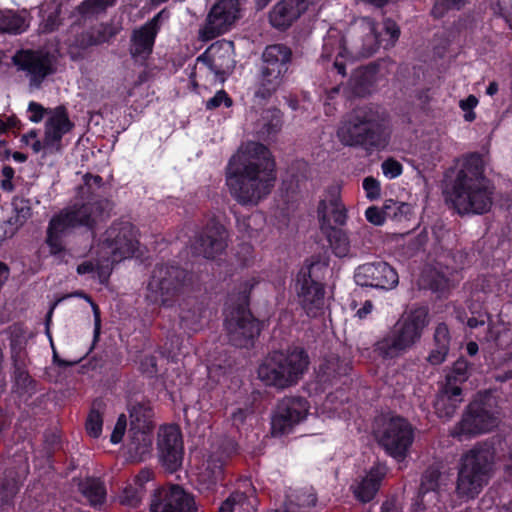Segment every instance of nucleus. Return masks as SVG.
<instances>
[{
	"mask_svg": "<svg viewBox=\"0 0 512 512\" xmlns=\"http://www.w3.org/2000/svg\"><path fill=\"white\" fill-rule=\"evenodd\" d=\"M275 179L271 153L258 142L242 144L227 166L226 184L241 205H257L270 194Z\"/></svg>",
	"mask_w": 512,
	"mask_h": 512,
	"instance_id": "f257e3e1",
	"label": "nucleus"
},
{
	"mask_svg": "<svg viewBox=\"0 0 512 512\" xmlns=\"http://www.w3.org/2000/svg\"><path fill=\"white\" fill-rule=\"evenodd\" d=\"M447 200L460 216L482 215L493 205L494 186L484 174L481 155L470 154L446 185Z\"/></svg>",
	"mask_w": 512,
	"mask_h": 512,
	"instance_id": "f03ea898",
	"label": "nucleus"
},
{
	"mask_svg": "<svg viewBox=\"0 0 512 512\" xmlns=\"http://www.w3.org/2000/svg\"><path fill=\"white\" fill-rule=\"evenodd\" d=\"M337 138L344 146L361 148L367 153H372L386 148L390 130L377 111L363 107L341 121L337 129Z\"/></svg>",
	"mask_w": 512,
	"mask_h": 512,
	"instance_id": "7ed1b4c3",
	"label": "nucleus"
},
{
	"mask_svg": "<svg viewBox=\"0 0 512 512\" xmlns=\"http://www.w3.org/2000/svg\"><path fill=\"white\" fill-rule=\"evenodd\" d=\"M111 203L106 199L89 198L87 202L74 204L52 217L47 229L46 243L56 254L64 249L62 239L77 226L93 227L97 221L109 215Z\"/></svg>",
	"mask_w": 512,
	"mask_h": 512,
	"instance_id": "20e7f679",
	"label": "nucleus"
},
{
	"mask_svg": "<svg viewBox=\"0 0 512 512\" xmlns=\"http://www.w3.org/2000/svg\"><path fill=\"white\" fill-rule=\"evenodd\" d=\"M308 366L307 352L303 348L292 347L269 353L259 365L257 374L266 386L283 390L296 385Z\"/></svg>",
	"mask_w": 512,
	"mask_h": 512,
	"instance_id": "39448f33",
	"label": "nucleus"
},
{
	"mask_svg": "<svg viewBox=\"0 0 512 512\" xmlns=\"http://www.w3.org/2000/svg\"><path fill=\"white\" fill-rule=\"evenodd\" d=\"M495 449L486 442L476 444L461 456L456 481L460 498H475L493 473Z\"/></svg>",
	"mask_w": 512,
	"mask_h": 512,
	"instance_id": "423d86ee",
	"label": "nucleus"
},
{
	"mask_svg": "<svg viewBox=\"0 0 512 512\" xmlns=\"http://www.w3.org/2000/svg\"><path fill=\"white\" fill-rule=\"evenodd\" d=\"M428 324L427 308L418 307L411 310L376 342L375 351L385 359H393L405 354L420 341Z\"/></svg>",
	"mask_w": 512,
	"mask_h": 512,
	"instance_id": "0eeeda50",
	"label": "nucleus"
},
{
	"mask_svg": "<svg viewBox=\"0 0 512 512\" xmlns=\"http://www.w3.org/2000/svg\"><path fill=\"white\" fill-rule=\"evenodd\" d=\"M292 50L284 44L267 46L261 56L254 84V96L267 100L284 84L292 62Z\"/></svg>",
	"mask_w": 512,
	"mask_h": 512,
	"instance_id": "6e6552de",
	"label": "nucleus"
},
{
	"mask_svg": "<svg viewBox=\"0 0 512 512\" xmlns=\"http://www.w3.org/2000/svg\"><path fill=\"white\" fill-rule=\"evenodd\" d=\"M379 45L374 21L362 18L348 29L346 36L340 33L329 34L324 40L323 49L327 57L332 56L334 52L337 56L344 57L348 49L351 54L369 57L377 51Z\"/></svg>",
	"mask_w": 512,
	"mask_h": 512,
	"instance_id": "1a4fd4ad",
	"label": "nucleus"
},
{
	"mask_svg": "<svg viewBox=\"0 0 512 512\" xmlns=\"http://www.w3.org/2000/svg\"><path fill=\"white\" fill-rule=\"evenodd\" d=\"M498 424L499 412L493 398H480L468 405L461 421L453 428L451 435L459 439L463 436H475L491 431Z\"/></svg>",
	"mask_w": 512,
	"mask_h": 512,
	"instance_id": "9d476101",
	"label": "nucleus"
},
{
	"mask_svg": "<svg viewBox=\"0 0 512 512\" xmlns=\"http://www.w3.org/2000/svg\"><path fill=\"white\" fill-rule=\"evenodd\" d=\"M187 272L174 265L157 264L147 284L146 298L154 304L167 305L186 282Z\"/></svg>",
	"mask_w": 512,
	"mask_h": 512,
	"instance_id": "9b49d317",
	"label": "nucleus"
},
{
	"mask_svg": "<svg viewBox=\"0 0 512 512\" xmlns=\"http://www.w3.org/2000/svg\"><path fill=\"white\" fill-rule=\"evenodd\" d=\"M376 440L389 456L402 461L413 444L414 428L402 417H391L385 420L377 430Z\"/></svg>",
	"mask_w": 512,
	"mask_h": 512,
	"instance_id": "f8f14e48",
	"label": "nucleus"
},
{
	"mask_svg": "<svg viewBox=\"0 0 512 512\" xmlns=\"http://www.w3.org/2000/svg\"><path fill=\"white\" fill-rule=\"evenodd\" d=\"M138 241L134 226L129 222L113 223L104 233L101 250L112 263L133 256Z\"/></svg>",
	"mask_w": 512,
	"mask_h": 512,
	"instance_id": "ddd939ff",
	"label": "nucleus"
},
{
	"mask_svg": "<svg viewBox=\"0 0 512 512\" xmlns=\"http://www.w3.org/2000/svg\"><path fill=\"white\" fill-rule=\"evenodd\" d=\"M323 268H325L324 264L311 262L303 266L297 274L298 295L304 310L310 317L317 316L324 306V288L317 281V272Z\"/></svg>",
	"mask_w": 512,
	"mask_h": 512,
	"instance_id": "4468645a",
	"label": "nucleus"
},
{
	"mask_svg": "<svg viewBox=\"0 0 512 512\" xmlns=\"http://www.w3.org/2000/svg\"><path fill=\"white\" fill-rule=\"evenodd\" d=\"M240 18L238 0H217L211 7L199 36L204 41L212 40L229 31Z\"/></svg>",
	"mask_w": 512,
	"mask_h": 512,
	"instance_id": "2eb2a0df",
	"label": "nucleus"
},
{
	"mask_svg": "<svg viewBox=\"0 0 512 512\" xmlns=\"http://www.w3.org/2000/svg\"><path fill=\"white\" fill-rule=\"evenodd\" d=\"M225 328L229 342L239 348L252 347L260 334L259 321L243 307L230 312L225 320Z\"/></svg>",
	"mask_w": 512,
	"mask_h": 512,
	"instance_id": "dca6fc26",
	"label": "nucleus"
},
{
	"mask_svg": "<svg viewBox=\"0 0 512 512\" xmlns=\"http://www.w3.org/2000/svg\"><path fill=\"white\" fill-rule=\"evenodd\" d=\"M157 450L159 459L164 468L173 473L177 471L183 461V439L177 425H163L157 434Z\"/></svg>",
	"mask_w": 512,
	"mask_h": 512,
	"instance_id": "f3484780",
	"label": "nucleus"
},
{
	"mask_svg": "<svg viewBox=\"0 0 512 512\" xmlns=\"http://www.w3.org/2000/svg\"><path fill=\"white\" fill-rule=\"evenodd\" d=\"M13 63L29 79L30 89H39L45 78L54 72L50 55L43 51H19L13 56Z\"/></svg>",
	"mask_w": 512,
	"mask_h": 512,
	"instance_id": "a211bd4d",
	"label": "nucleus"
},
{
	"mask_svg": "<svg viewBox=\"0 0 512 512\" xmlns=\"http://www.w3.org/2000/svg\"><path fill=\"white\" fill-rule=\"evenodd\" d=\"M194 495L180 485H171L155 490L150 512H197Z\"/></svg>",
	"mask_w": 512,
	"mask_h": 512,
	"instance_id": "6ab92c4d",
	"label": "nucleus"
},
{
	"mask_svg": "<svg viewBox=\"0 0 512 512\" xmlns=\"http://www.w3.org/2000/svg\"><path fill=\"white\" fill-rule=\"evenodd\" d=\"M317 4L318 0H279L269 10L268 22L274 29L286 31Z\"/></svg>",
	"mask_w": 512,
	"mask_h": 512,
	"instance_id": "aec40b11",
	"label": "nucleus"
},
{
	"mask_svg": "<svg viewBox=\"0 0 512 512\" xmlns=\"http://www.w3.org/2000/svg\"><path fill=\"white\" fill-rule=\"evenodd\" d=\"M227 238L228 232L225 227L215 220H211L195 236L192 251L206 259H214L226 249Z\"/></svg>",
	"mask_w": 512,
	"mask_h": 512,
	"instance_id": "412c9836",
	"label": "nucleus"
},
{
	"mask_svg": "<svg viewBox=\"0 0 512 512\" xmlns=\"http://www.w3.org/2000/svg\"><path fill=\"white\" fill-rule=\"evenodd\" d=\"M355 282L363 287L394 288L399 281L396 270L383 261L360 265L354 275Z\"/></svg>",
	"mask_w": 512,
	"mask_h": 512,
	"instance_id": "4be33fe9",
	"label": "nucleus"
},
{
	"mask_svg": "<svg viewBox=\"0 0 512 512\" xmlns=\"http://www.w3.org/2000/svg\"><path fill=\"white\" fill-rule=\"evenodd\" d=\"M161 13L132 31L129 53L131 58L143 64L153 52L156 36L160 30Z\"/></svg>",
	"mask_w": 512,
	"mask_h": 512,
	"instance_id": "5701e85b",
	"label": "nucleus"
},
{
	"mask_svg": "<svg viewBox=\"0 0 512 512\" xmlns=\"http://www.w3.org/2000/svg\"><path fill=\"white\" fill-rule=\"evenodd\" d=\"M441 476L436 467H429L422 475L419 488L421 508L418 512H443Z\"/></svg>",
	"mask_w": 512,
	"mask_h": 512,
	"instance_id": "b1692460",
	"label": "nucleus"
},
{
	"mask_svg": "<svg viewBox=\"0 0 512 512\" xmlns=\"http://www.w3.org/2000/svg\"><path fill=\"white\" fill-rule=\"evenodd\" d=\"M289 410L296 412L295 415L307 414L308 403L302 397H286L282 399L272 417V432L276 435L289 433L292 428L299 424L303 419H292L287 416Z\"/></svg>",
	"mask_w": 512,
	"mask_h": 512,
	"instance_id": "393cba45",
	"label": "nucleus"
},
{
	"mask_svg": "<svg viewBox=\"0 0 512 512\" xmlns=\"http://www.w3.org/2000/svg\"><path fill=\"white\" fill-rule=\"evenodd\" d=\"M66 108L60 105L50 109V117L45 123L44 146L49 152L61 151L62 137L73 128Z\"/></svg>",
	"mask_w": 512,
	"mask_h": 512,
	"instance_id": "a878e982",
	"label": "nucleus"
},
{
	"mask_svg": "<svg viewBox=\"0 0 512 512\" xmlns=\"http://www.w3.org/2000/svg\"><path fill=\"white\" fill-rule=\"evenodd\" d=\"M237 451L236 443L231 439L222 441L217 451L207 459L204 470L200 473L199 479L207 485V488L215 486L223 478V467L228 458Z\"/></svg>",
	"mask_w": 512,
	"mask_h": 512,
	"instance_id": "bb28decb",
	"label": "nucleus"
},
{
	"mask_svg": "<svg viewBox=\"0 0 512 512\" xmlns=\"http://www.w3.org/2000/svg\"><path fill=\"white\" fill-rule=\"evenodd\" d=\"M120 30L121 27L114 23H100L90 27L88 30L82 31L74 36L73 39H69L68 45L70 48L86 50L92 46L108 43Z\"/></svg>",
	"mask_w": 512,
	"mask_h": 512,
	"instance_id": "cd10ccee",
	"label": "nucleus"
},
{
	"mask_svg": "<svg viewBox=\"0 0 512 512\" xmlns=\"http://www.w3.org/2000/svg\"><path fill=\"white\" fill-rule=\"evenodd\" d=\"M317 215L321 230L335 228L346 223L347 214L336 189L329 191L328 195L319 202Z\"/></svg>",
	"mask_w": 512,
	"mask_h": 512,
	"instance_id": "c85d7f7f",
	"label": "nucleus"
},
{
	"mask_svg": "<svg viewBox=\"0 0 512 512\" xmlns=\"http://www.w3.org/2000/svg\"><path fill=\"white\" fill-rule=\"evenodd\" d=\"M387 470L385 464L377 463L373 465L366 476L352 486L355 497L363 503L371 501L378 492Z\"/></svg>",
	"mask_w": 512,
	"mask_h": 512,
	"instance_id": "c756f323",
	"label": "nucleus"
},
{
	"mask_svg": "<svg viewBox=\"0 0 512 512\" xmlns=\"http://www.w3.org/2000/svg\"><path fill=\"white\" fill-rule=\"evenodd\" d=\"M462 401L461 387H448L443 384L434 401L435 413L439 418L448 420L454 416Z\"/></svg>",
	"mask_w": 512,
	"mask_h": 512,
	"instance_id": "7c9ffc66",
	"label": "nucleus"
},
{
	"mask_svg": "<svg viewBox=\"0 0 512 512\" xmlns=\"http://www.w3.org/2000/svg\"><path fill=\"white\" fill-rule=\"evenodd\" d=\"M153 449V430L130 427L128 431L127 451L135 461H142Z\"/></svg>",
	"mask_w": 512,
	"mask_h": 512,
	"instance_id": "2f4dec72",
	"label": "nucleus"
},
{
	"mask_svg": "<svg viewBox=\"0 0 512 512\" xmlns=\"http://www.w3.org/2000/svg\"><path fill=\"white\" fill-rule=\"evenodd\" d=\"M283 125V114L277 108H269L262 112L257 121V133L264 139L274 137Z\"/></svg>",
	"mask_w": 512,
	"mask_h": 512,
	"instance_id": "473e14b6",
	"label": "nucleus"
},
{
	"mask_svg": "<svg viewBox=\"0 0 512 512\" xmlns=\"http://www.w3.org/2000/svg\"><path fill=\"white\" fill-rule=\"evenodd\" d=\"M373 83V72L367 68H358L351 75L345 90L351 95L365 97L370 94Z\"/></svg>",
	"mask_w": 512,
	"mask_h": 512,
	"instance_id": "72a5a7b5",
	"label": "nucleus"
},
{
	"mask_svg": "<svg viewBox=\"0 0 512 512\" xmlns=\"http://www.w3.org/2000/svg\"><path fill=\"white\" fill-rule=\"evenodd\" d=\"M148 479V472H142L137 476L134 480V484H129L124 488L120 496V503L131 508H136L145 494L144 482Z\"/></svg>",
	"mask_w": 512,
	"mask_h": 512,
	"instance_id": "f704fd0d",
	"label": "nucleus"
},
{
	"mask_svg": "<svg viewBox=\"0 0 512 512\" xmlns=\"http://www.w3.org/2000/svg\"><path fill=\"white\" fill-rule=\"evenodd\" d=\"M197 60L204 62L221 83L225 81L226 75L231 73L234 68V61L231 58L229 48H227L221 56H213L211 59H203L200 56Z\"/></svg>",
	"mask_w": 512,
	"mask_h": 512,
	"instance_id": "c9c22d12",
	"label": "nucleus"
},
{
	"mask_svg": "<svg viewBox=\"0 0 512 512\" xmlns=\"http://www.w3.org/2000/svg\"><path fill=\"white\" fill-rule=\"evenodd\" d=\"M79 489L92 506L96 507L104 503L106 489L99 479L87 478L79 484Z\"/></svg>",
	"mask_w": 512,
	"mask_h": 512,
	"instance_id": "e433bc0d",
	"label": "nucleus"
},
{
	"mask_svg": "<svg viewBox=\"0 0 512 512\" xmlns=\"http://www.w3.org/2000/svg\"><path fill=\"white\" fill-rule=\"evenodd\" d=\"M130 427H139L140 429L153 430L152 422L153 411L146 403H136L129 409Z\"/></svg>",
	"mask_w": 512,
	"mask_h": 512,
	"instance_id": "4c0bfd02",
	"label": "nucleus"
},
{
	"mask_svg": "<svg viewBox=\"0 0 512 512\" xmlns=\"http://www.w3.org/2000/svg\"><path fill=\"white\" fill-rule=\"evenodd\" d=\"M470 374V364L466 359L461 357L453 363L449 372L446 374L444 385L448 387H461V385L468 380Z\"/></svg>",
	"mask_w": 512,
	"mask_h": 512,
	"instance_id": "58836bf2",
	"label": "nucleus"
},
{
	"mask_svg": "<svg viewBox=\"0 0 512 512\" xmlns=\"http://www.w3.org/2000/svg\"><path fill=\"white\" fill-rule=\"evenodd\" d=\"M26 20L12 10H0V32L20 34L27 28Z\"/></svg>",
	"mask_w": 512,
	"mask_h": 512,
	"instance_id": "ea45409f",
	"label": "nucleus"
},
{
	"mask_svg": "<svg viewBox=\"0 0 512 512\" xmlns=\"http://www.w3.org/2000/svg\"><path fill=\"white\" fill-rule=\"evenodd\" d=\"M350 370L347 362L341 361L338 356L331 355L326 358L319 366V373L325 381L331 380L337 376L346 375Z\"/></svg>",
	"mask_w": 512,
	"mask_h": 512,
	"instance_id": "a19ab883",
	"label": "nucleus"
},
{
	"mask_svg": "<svg viewBox=\"0 0 512 512\" xmlns=\"http://www.w3.org/2000/svg\"><path fill=\"white\" fill-rule=\"evenodd\" d=\"M104 404L101 400L93 402L86 420V431L89 436L98 438L102 433Z\"/></svg>",
	"mask_w": 512,
	"mask_h": 512,
	"instance_id": "79ce46f5",
	"label": "nucleus"
},
{
	"mask_svg": "<svg viewBox=\"0 0 512 512\" xmlns=\"http://www.w3.org/2000/svg\"><path fill=\"white\" fill-rule=\"evenodd\" d=\"M327 234L329 244L337 257H345L350 251V242L346 233L338 228L323 230Z\"/></svg>",
	"mask_w": 512,
	"mask_h": 512,
	"instance_id": "37998d69",
	"label": "nucleus"
},
{
	"mask_svg": "<svg viewBox=\"0 0 512 512\" xmlns=\"http://www.w3.org/2000/svg\"><path fill=\"white\" fill-rule=\"evenodd\" d=\"M21 483V475L13 472L12 470H6L4 477L0 479V493L2 500L8 502L19 490Z\"/></svg>",
	"mask_w": 512,
	"mask_h": 512,
	"instance_id": "c03bdc74",
	"label": "nucleus"
},
{
	"mask_svg": "<svg viewBox=\"0 0 512 512\" xmlns=\"http://www.w3.org/2000/svg\"><path fill=\"white\" fill-rule=\"evenodd\" d=\"M15 216L10 219V223L22 226L32 215V208L29 199L16 196L12 201Z\"/></svg>",
	"mask_w": 512,
	"mask_h": 512,
	"instance_id": "a18cd8bd",
	"label": "nucleus"
},
{
	"mask_svg": "<svg viewBox=\"0 0 512 512\" xmlns=\"http://www.w3.org/2000/svg\"><path fill=\"white\" fill-rule=\"evenodd\" d=\"M69 297H81L90 303L92 310H93V314H94V338L96 339L100 334V328H101L100 310H99V307L92 301L91 297L82 291H76V292L68 294L62 298H59L53 304V306L51 307L50 311L47 314V326L49 325L51 315L53 313L55 306L58 305L62 300L69 298Z\"/></svg>",
	"mask_w": 512,
	"mask_h": 512,
	"instance_id": "49530a36",
	"label": "nucleus"
},
{
	"mask_svg": "<svg viewBox=\"0 0 512 512\" xmlns=\"http://www.w3.org/2000/svg\"><path fill=\"white\" fill-rule=\"evenodd\" d=\"M116 0H84L78 11L82 15H95L104 12L108 7L113 6Z\"/></svg>",
	"mask_w": 512,
	"mask_h": 512,
	"instance_id": "de8ad7c7",
	"label": "nucleus"
},
{
	"mask_svg": "<svg viewBox=\"0 0 512 512\" xmlns=\"http://www.w3.org/2000/svg\"><path fill=\"white\" fill-rule=\"evenodd\" d=\"M188 306V303L181 305L179 316L182 323H184L189 328H194L202 318V310L196 304L192 305L191 307Z\"/></svg>",
	"mask_w": 512,
	"mask_h": 512,
	"instance_id": "09e8293b",
	"label": "nucleus"
},
{
	"mask_svg": "<svg viewBox=\"0 0 512 512\" xmlns=\"http://www.w3.org/2000/svg\"><path fill=\"white\" fill-rule=\"evenodd\" d=\"M412 212L411 205L404 202H395L388 200L385 203V213L388 218L401 219L402 217L407 218Z\"/></svg>",
	"mask_w": 512,
	"mask_h": 512,
	"instance_id": "8fccbe9b",
	"label": "nucleus"
},
{
	"mask_svg": "<svg viewBox=\"0 0 512 512\" xmlns=\"http://www.w3.org/2000/svg\"><path fill=\"white\" fill-rule=\"evenodd\" d=\"M434 346L450 350V333L445 323H439L434 332Z\"/></svg>",
	"mask_w": 512,
	"mask_h": 512,
	"instance_id": "3c124183",
	"label": "nucleus"
},
{
	"mask_svg": "<svg viewBox=\"0 0 512 512\" xmlns=\"http://www.w3.org/2000/svg\"><path fill=\"white\" fill-rule=\"evenodd\" d=\"M84 184L79 187V194L83 197L85 194L92 195L94 188H100L103 179L99 175L85 174L83 177Z\"/></svg>",
	"mask_w": 512,
	"mask_h": 512,
	"instance_id": "603ef678",
	"label": "nucleus"
},
{
	"mask_svg": "<svg viewBox=\"0 0 512 512\" xmlns=\"http://www.w3.org/2000/svg\"><path fill=\"white\" fill-rule=\"evenodd\" d=\"M466 2H467V0H437L432 9V14L436 18H439L444 14V11L446 9H449V8L459 9L460 7L465 5Z\"/></svg>",
	"mask_w": 512,
	"mask_h": 512,
	"instance_id": "864d4df0",
	"label": "nucleus"
},
{
	"mask_svg": "<svg viewBox=\"0 0 512 512\" xmlns=\"http://www.w3.org/2000/svg\"><path fill=\"white\" fill-rule=\"evenodd\" d=\"M13 377L18 389L24 392H31L34 389V381L27 370L13 373Z\"/></svg>",
	"mask_w": 512,
	"mask_h": 512,
	"instance_id": "5fc2aeb1",
	"label": "nucleus"
},
{
	"mask_svg": "<svg viewBox=\"0 0 512 512\" xmlns=\"http://www.w3.org/2000/svg\"><path fill=\"white\" fill-rule=\"evenodd\" d=\"M222 103H224L226 107H230L232 105V99L224 90L218 91L212 98L207 100L206 108L208 110H212L218 108Z\"/></svg>",
	"mask_w": 512,
	"mask_h": 512,
	"instance_id": "6e6d98bb",
	"label": "nucleus"
},
{
	"mask_svg": "<svg viewBox=\"0 0 512 512\" xmlns=\"http://www.w3.org/2000/svg\"><path fill=\"white\" fill-rule=\"evenodd\" d=\"M363 188L366 192L367 198L374 200L380 196V183L373 177H366L363 180Z\"/></svg>",
	"mask_w": 512,
	"mask_h": 512,
	"instance_id": "4d7b16f0",
	"label": "nucleus"
},
{
	"mask_svg": "<svg viewBox=\"0 0 512 512\" xmlns=\"http://www.w3.org/2000/svg\"><path fill=\"white\" fill-rule=\"evenodd\" d=\"M365 216L367 220L374 225H382L385 219L388 218L385 213V206L383 209H379L375 206L369 207L365 212Z\"/></svg>",
	"mask_w": 512,
	"mask_h": 512,
	"instance_id": "13d9d810",
	"label": "nucleus"
},
{
	"mask_svg": "<svg viewBox=\"0 0 512 512\" xmlns=\"http://www.w3.org/2000/svg\"><path fill=\"white\" fill-rule=\"evenodd\" d=\"M382 170L386 176L392 179L402 173V165L394 159H388L382 163Z\"/></svg>",
	"mask_w": 512,
	"mask_h": 512,
	"instance_id": "bf43d9fd",
	"label": "nucleus"
},
{
	"mask_svg": "<svg viewBox=\"0 0 512 512\" xmlns=\"http://www.w3.org/2000/svg\"><path fill=\"white\" fill-rule=\"evenodd\" d=\"M448 353V349L435 347L428 354L426 361L433 366H438L446 360Z\"/></svg>",
	"mask_w": 512,
	"mask_h": 512,
	"instance_id": "052dcab7",
	"label": "nucleus"
},
{
	"mask_svg": "<svg viewBox=\"0 0 512 512\" xmlns=\"http://www.w3.org/2000/svg\"><path fill=\"white\" fill-rule=\"evenodd\" d=\"M126 425V416L124 414H121L116 422V425L110 437V440L113 444L121 442L125 433Z\"/></svg>",
	"mask_w": 512,
	"mask_h": 512,
	"instance_id": "680f3d73",
	"label": "nucleus"
},
{
	"mask_svg": "<svg viewBox=\"0 0 512 512\" xmlns=\"http://www.w3.org/2000/svg\"><path fill=\"white\" fill-rule=\"evenodd\" d=\"M28 111L31 113L29 120L34 123H39L45 113L50 114V110L45 109L41 104L33 101L29 103Z\"/></svg>",
	"mask_w": 512,
	"mask_h": 512,
	"instance_id": "e2e57ef3",
	"label": "nucleus"
},
{
	"mask_svg": "<svg viewBox=\"0 0 512 512\" xmlns=\"http://www.w3.org/2000/svg\"><path fill=\"white\" fill-rule=\"evenodd\" d=\"M383 25L385 33L390 37L388 45L393 46L400 36L399 26L391 19H385Z\"/></svg>",
	"mask_w": 512,
	"mask_h": 512,
	"instance_id": "0e129e2a",
	"label": "nucleus"
},
{
	"mask_svg": "<svg viewBox=\"0 0 512 512\" xmlns=\"http://www.w3.org/2000/svg\"><path fill=\"white\" fill-rule=\"evenodd\" d=\"M245 498L243 493L231 494L220 506L218 512H233L234 505L240 503Z\"/></svg>",
	"mask_w": 512,
	"mask_h": 512,
	"instance_id": "69168bd1",
	"label": "nucleus"
},
{
	"mask_svg": "<svg viewBox=\"0 0 512 512\" xmlns=\"http://www.w3.org/2000/svg\"><path fill=\"white\" fill-rule=\"evenodd\" d=\"M3 179L0 182V187L4 191H12L14 189L12 179L14 177V169L11 166H4L2 169Z\"/></svg>",
	"mask_w": 512,
	"mask_h": 512,
	"instance_id": "338daca9",
	"label": "nucleus"
},
{
	"mask_svg": "<svg viewBox=\"0 0 512 512\" xmlns=\"http://www.w3.org/2000/svg\"><path fill=\"white\" fill-rule=\"evenodd\" d=\"M379 512H403V506L396 498L391 497L383 501Z\"/></svg>",
	"mask_w": 512,
	"mask_h": 512,
	"instance_id": "774afa93",
	"label": "nucleus"
}]
</instances>
